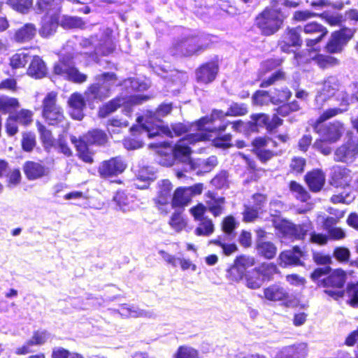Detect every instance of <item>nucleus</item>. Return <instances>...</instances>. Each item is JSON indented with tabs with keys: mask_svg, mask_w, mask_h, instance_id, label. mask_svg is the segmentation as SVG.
<instances>
[{
	"mask_svg": "<svg viewBox=\"0 0 358 358\" xmlns=\"http://www.w3.org/2000/svg\"><path fill=\"white\" fill-rule=\"evenodd\" d=\"M222 113L221 110H213L210 115L201 117L196 120L194 122L196 132L186 134L175 145L173 149L175 157H189L191 155L190 148L183 144V141H187V144H194L200 141L212 140L215 147L224 148V136L220 134V131L224 130V124H220L217 127L211 126L221 117Z\"/></svg>",
	"mask_w": 358,
	"mask_h": 358,
	"instance_id": "1",
	"label": "nucleus"
},
{
	"mask_svg": "<svg viewBox=\"0 0 358 358\" xmlns=\"http://www.w3.org/2000/svg\"><path fill=\"white\" fill-rule=\"evenodd\" d=\"M108 135L102 129H92L83 135L76 137L71 136L70 140L76 150L77 157L86 164L94 162V152L90 149V145H105L108 142Z\"/></svg>",
	"mask_w": 358,
	"mask_h": 358,
	"instance_id": "2",
	"label": "nucleus"
},
{
	"mask_svg": "<svg viewBox=\"0 0 358 358\" xmlns=\"http://www.w3.org/2000/svg\"><path fill=\"white\" fill-rule=\"evenodd\" d=\"M57 96L55 91L49 92L45 95L41 103V115L48 125L61 127L66 131L70 123L65 116L64 108L58 103Z\"/></svg>",
	"mask_w": 358,
	"mask_h": 358,
	"instance_id": "3",
	"label": "nucleus"
},
{
	"mask_svg": "<svg viewBox=\"0 0 358 358\" xmlns=\"http://www.w3.org/2000/svg\"><path fill=\"white\" fill-rule=\"evenodd\" d=\"M96 83L90 84L84 93L90 106L108 99L111 94L110 83L118 80L117 74L114 72H103L95 77Z\"/></svg>",
	"mask_w": 358,
	"mask_h": 358,
	"instance_id": "4",
	"label": "nucleus"
},
{
	"mask_svg": "<svg viewBox=\"0 0 358 358\" xmlns=\"http://www.w3.org/2000/svg\"><path fill=\"white\" fill-rule=\"evenodd\" d=\"M285 15L275 3L266 8L256 18L257 27L265 35H272L282 26Z\"/></svg>",
	"mask_w": 358,
	"mask_h": 358,
	"instance_id": "5",
	"label": "nucleus"
},
{
	"mask_svg": "<svg viewBox=\"0 0 358 358\" xmlns=\"http://www.w3.org/2000/svg\"><path fill=\"white\" fill-rule=\"evenodd\" d=\"M73 56L64 55L59 57L52 68L54 75L64 77L66 80L74 83H83L87 79V75L82 73L75 66Z\"/></svg>",
	"mask_w": 358,
	"mask_h": 358,
	"instance_id": "6",
	"label": "nucleus"
},
{
	"mask_svg": "<svg viewBox=\"0 0 358 358\" xmlns=\"http://www.w3.org/2000/svg\"><path fill=\"white\" fill-rule=\"evenodd\" d=\"M348 90L352 91L350 94H348L347 90H342L336 94V101L338 103V107L331 108L324 110L319 117L317 122H323L346 112L350 105L357 101L356 94L358 92V83L350 85Z\"/></svg>",
	"mask_w": 358,
	"mask_h": 358,
	"instance_id": "7",
	"label": "nucleus"
},
{
	"mask_svg": "<svg viewBox=\"0 0 358 358\" xmlns=\"http://www.w3.org/2000/svg\"><path fill=\"white\" fill-rule=\"evenodd\" d=\"M204 38L198 35H189L177 40L172 45L174 54L189 57L207 48Z\"/></svg>",
	"mask_w": 358,
	"mask_h": 358,
	"instance_id": "8",
	"label": "nucleus"
},
{
	"mask_svg": "<svg viewBox=\"0 0 358 358\" xmlns=\"http://www.w3.org/2000/svg\"><path fill=\"white\" fill-rule=\"evenodd\" d=\"M173 194V185L168 179L162 180L157 184V193L153 201L160 213L167 215L170 212Z\"/></svg>",
	"mask_w": 358,
	"mask_h": 358,
	"instance_id": "9",
	"label": "nucleus"
},
{
	"mask_svg": "<svg viewBox=\"0 0 358 358\" xmlns=\"http://www.w3.org/2000/svg\"><path fill=\"white\" fill-rule=\"evenodd\" d=\"M150 119L151 117H146L145 122L143 123V117H138L137 122L139 124L131 127L130 130L131 133H133L134 135L146 134L150 138L158 136H166V134H170L169 126L154 124L152 123Z\"/></svg>",
	"mask_w": 358,
	"mask_h": 358,
	"instance_id": "10",
	"label": "nucleus"
},
{
	"mask_svg": "<svg viewBox=\"0 0 358 358\" xmlns=\"http://www.w3.org/2000/svg\"><path fill=\"white\" fill-rule=\"evenodd\" d=\"M127 167V164L124 159L116 156L103 161L98 167V173L101 178L108 179L122 174Z\"/></svg>",
	"mask_w": 358,
	"mask_h": 358,
	"instance_id": "11",
	"label": "nucleus"
},
{
	"mask_svg": "<svg viewBox=\"0 0 358 358\" xmlns=\"http://www.w3.org/2000/svg\"><path fill=\"white\" fill-rule=\"evenodd\" d=\"M334 160L351 164L358 157V137H351L334 151Z\"/></svg>",
	"mask_w": 358,
	"mask_h": 358,
	"instance_id": "12",
	"label": "nucleus"
},
{
	"mask_svg": "<svg viewBox=\"0 0 358 358\" xmlns=\"http://www.w3.org/2000/svg\"><path fill=\"white\" fill-rule=\"evenodd\" d=\"M350 85L345 89H340V83L338 80L333 76L327 78L322 83V88L317 92L315 96V101L318 105L322 106L323 103L331 97H334L336 101V94L342 91L347 90L350 94L352 91L348 89Z\"/></svg>",
	"mask_w": 358,
	"mask_h": 358,
	"instance_id": "13",
	"label": "nucleus"
},
{
	"mask_svg": "<svg viewBox=\"0 0 358 358\" xmlns=\"http://www.w3.org/2000/svg\"><path fill=\"white\" fill-rule=\"evenodd\" d=\"M22 171L28 180H36L50 175V170L43 160H27L22 165Z\"/></svg>",
	"mask_w": 358,
	"mask_h": 358,
	"instance_id": "14",
	"label": "nucleus"
},
{
	"mask_svg": "<svg viewBox=\"0 0 358 358\" xmlns=\"http://www.w3.org/2000/svg\"><path fill=\"white\" fill-rule=\"evenodd\" d=\"M285 235L289 236L295 239H303L313 229L312 223L307 221L302 224H294L288 220H282L280 223L276 225Z\"/></svg>",
	"mask_w": 358,
	"mask_h": 358,
	"instance_id": "15",
	"label": "nucleus"
},
{
	"mask_svg": "<svg viewBox=\"0 0 358 358\" xmlns=\"http://www.w3.org/2000/svg\"><path fill=\"white\" fill-rule=\"evenodd\" d=\"M87 104L84 94L78 92L72 93L68 99L67 105L69 108V115L73 120L80 121L85 117V109Z\"/></svg>",
	"mask_w": 358,
	"mask_h": 358,
	"instance_id": "16",
	"label": "nucleus"
},
{
	"mask_svg": "<svg viewBox=\"0 0 358 358\" xmlns=\"http://www.w3.org/2000/svg\"><path fill=\"white\" fill-rule=\"evenodd\" d=\"M352 36L350 30L342 29L341 31H334L331 34V37L326 45V50L331 53L341 52L343 46Z\"/></svg>",
	"mask_w": 358,
	"mask_h": 358,
	"instance_id": "17",
	"label": "nucleus"
},
{
	"mask_svg": "<svg viewBox=\"0 0 358 358\" xmlns=\"http://www.w3.org/2000/svg\"><path fill=\"white\" fill-rule=\"evenodd\" d=\"M303 31L311 36L318 34V36L315 38L306 40V43L308 47H313L320 43L328 34L327 29L317 22H311L306 24L303 27Z\"/></svg>",
	"mask_w": 358,
	"mask_h": 358,
	"instance_id": "18",
	"label": "nucleus"
},
{
	"mask_svg": "<svg viewBox=\"0 0 358 358\" xmlns=\"http://www.w3.org/2000/svg\"><path fill=\"white\" fill-rule=\"evenodd\" d=\"M48 338V334L46 331H35L33 332L31 338L27 340L22 345L15 350V354L17 355H25L31 353L34 350L31 348L33 345H42L45 344Z\"/></svg>",
	"mask_w": 358,
	"mask_h": 358,
	"instance_id": "19",
	"label": "nucleus"
},
{
	"mask_svg": "<svg viewBox=\"0 0 358 358\" xmlns=\"http://www.w3.org/2000/svg\"><path fill=\"white\" fill-rule=\"evenodd\" d=\"M218 71V66L213 62H208L200 65L195 71L198 83L208 84L215 80Z\"/></svg>",
	"mask_w": 358,
	"mask_h": 358,
	"instance_id": "20",
	"label": "nucleus"
},
{
	"mask_svg": "<svg viewBox=\"0 0 358 358\" xmlns=\"http://www.w3.org/2000/svg\"><path fill=\"white\" fill-rule=\"evenodd\" d=\"M36 33V25L32 22H26L15 31L13 40L20 44L28 43L35 38Z\"/></svg>",
	"mask_w": 358,
	"mask_h": 358,
	"instance_id": "21",
	"label": "nucleus"
},
{
	"mask_svg": "<svg viewBox=\"0 0 358 358\" xmlns=\"http://www.w3.org/2000/svg\"><path fill=\"white\" fill-rule=\"evenodd\" d=\"M125 99L124 95L120 94L103 103L99 108L98 117L105 118L122 106L127 108Z\"/></svg>",
	"mask_w": 358,
	"mask_h": 358,
	"instance_id": "22",
	"label": "nucleus"
},
{
	"mask_svg": "<svg viewBox=\"0 0 358 358\" xmlns=\"http://www.w3.org/2000/svg\"><path fill=\"white\" fill-rule=\"evenodd\" d=\"M26 73L34 79H41L46 76L48 69L41 57L37 55L32 57Z\"/></svg>",
	"mask_w": 358,
	"mask_h": 358,
	"instance_id": "23",
	"label": "nucleus"
},
{
	"mask_svg": "<svg viewBox=\"0 0 358 358\" xmlns=\"http://www.w3.org/2000/svg\"><path fill=\"white\" fill-rule=\"evenodd\" d=\"M307 352V345L304 343H301L282 348L275 355V358H305Z\"/></svg>",
	"mask_w": 358,
	"mask_h": 358,
	"instance_id": "24",
	"label": "nucleus"
},
{
	"mask_svg": "<svg viewBox=\"0 0 358 358\" xmlns=\"http://www.w3.org/2000/svg\"><path fill=\"white\" fill-rule=\"evenodd\" d=\"M345 131L343 124L340 122H334L324 127L322 131L324 141L329 143H336L343 134Z\"/></svg>",
	"mask_w": 358,
	"mask_h": 358,
	"instance_id": "25",
	"label": "nucleus"
},
{
	"mask_svg": "<svg viewBox=\"0 0 358 358\" xmlns=\"http://www.w3.org/2000/svg\"><path fill=\"white\" fill-rule=\"evenodd\" d=\"M192 200V195L188 192L187 187H178L173 192L171 206L172 208L183 209Z\"/></svg>",
	"mask_w": 358,
	"mask_h": 358,
	"instance_id": "26",
	"label": "nucleus"
},
{
	"mask_svg": "<svg viewBox=\"0 0 358 358\" xmlns=\"http://www.w3.org/2000/svg\"><path fill=\"white\" fill-rule=\"evenodd\" d=\"M91 43L98 42L94 47V54L96 56H108L115 50V46L113 41L107 38L98 39L96 36H92L89 38Z\"/></svg>",
	"mask_w": 358,
	"mask_h": 358,
	"instance_id": "27",
	"label": "nucleus"
},
{
	"mask_svg": "<svg viewBox=\"0 0 358 358\" xmlns=\"http://www.w3.org/2000/svg\"><path fill=\"white\" fill-rule=\"evenodd\" d=\"M302 255V251L297 247L294 248L292 250L283 251L278 257V264L282 267L299 264Z\"/></svg>",
	"mask_w": 358,
	"mask_h": 358,
	"instance_id": "28",
	"label": "nucleus"
},
{
	"mask_svg": "<svg viewBox=\"0 0 358 358\" xmlns=\"http://www.w3.org/2000/svg\"><path fill=\"white\" fill-rule=\"evenodd\" d=\"M351 171L348 169L341 166H336L334 168L331 176V183L334 185H349L351 182Z\"/></svg>",
	"mask_w": 358,
	"mask_h": 358,
	"instance_id": "29",
	"label": "nucleus"
},
{
	"mask_svg": "<svg viewBox=\"0 0 358 358\" xmlns=\"http://www.w3.org/2000/svg\"><path fill=\"white\" fill-rule=\"evenodd\" d=\"M347 279L346 273L342 269H335L331 274L322 280L323 286H331L341 288L342 287Z\"/></svg>",
	"mask_w": 358,
	"mask_h": 358,
	"instance_id": "30",
	"label": "nucleus"
},
{
	"mask_svg": "<svg viewBox=\"0 0 358 358\" xmlns=\"http://www.w3.org/2000/svg\"><path fill=\"white\" fill-rule=\"evenodd\" d=\"M288 296L286 290L278 285H270L264 289V297L269 301H283L287 299Z\"/></svg>",
	"mask_w": 358,
	"mask_h": 358,
	"instance_id": "31",
	"label": "nucleus"
},
{
	"mask_svg": "<svg viewBox=\"0 0 358 358\" xmlns=\"http://www.w3.org/2000/svg\"><path fill=\"white\" fill-rule=\"evenodd\" d=\"M306 180L312 191L318 192L325 182V176L321 171L314 170L306 175Z\"/></svg>",
	"mask_w": 358,
	"mask_h": 358,
	"instance_id": "32",
	"label": "nucleus"
},
{
	"mask_svg": "<svg viewBox=\"0 0 358 358\" xmlns=\"http://www.w3.org/2000/svg\"><path fill=\"white\" fill-rule=\"evenodd\" d=\"M36 6L37 13L52 15L59 9V0H37Z\"/></svg>",
	"mask_w": 358,
	"mask_h": 358,
	"instance_id": "33",
	"label": "nucleus"
},
{
	"mask_svg": "<svg viewBox=\"0 0 358 358\" xmlns=\"http://www.w3.org/2000/svg\"><path fill=\"white\" fill-rule=\"evenodd\" d=\"M256 249L257 253L266 259H273L277 252L276 246L270 241H257Z\"/></svg>",
	"mask_w": 358,
	"mask_h": 358,
	"instance_id": "34",
	"label": "nucleus"
},
{
	"mask_svg": "<svg viewBox=\"0 0 358 358\" xmlns=\"http://www.w3.org/2000/svg\"><path fill=\"white\" fill-rule=\"evenodd\" d=\"M37 130L41 141L45 150H49L55 145V138L52 131L40 122H36Z\"/></svg>",
	"mask_w": 358,
	"mask_h": 358,
	"instance_id": "35",
	"label": "nucleus"
},
{
	"mask_svg": "<svg viewBox=\"0 0 358 358\" xmlns=\"http://www.w3.org/2000/svg\"><path fill=\"white\" fill-rule=\"evenodd\" d=\"M206 196L208 199L206 201L208 210L215 217L220 215L222 213L223 198L217 197L215 193L211 191H208Z\"/></svg>",
	"mask_w": 358,
	"mask_h": 358,
	"instance_id": "36",
	"label": "nucleus"
},
{
	"mask_svg": "<svg viewBox=\"0 0 358 358\" xmlns=\"http://www.w3.org/2000/svg\"><path fill=\"white\" fill-rule=\"evenodd\" d=\"M6 3L13 10L24 15L32 8L34 0H6Z\"/></svg>",
	"mask_w": 358,
	"mask_h": 358,
	"instance_id": "37",
	"label": "nucleus"
},
{
	"mask_svg": "<svg viewBox=\"0 0 358 358\" xmlns=\"http://www.w3.org/2000/svg\"><path fill=\"white\" fill-rule=\"evenodd\" d=\"M19 106L20 103L17 98L0 96V111L3 113H12Z\"/></svg>",
	"mask_w": 358,
	"mask_h": 358,
	"instance_id": "38",
	"label": "nucleus"
},
{
	"mask_svg": "<svg viewBox=\"0 0 358 358\" xmlns=\"http://www.w3.org/2000/svg\"><path fill=\"white\" fill-rule=\"evenodd\" d=\"M36 145V135L30 131H25L22 134L21 146L22 150L31 152Z\"/></svg>",
	"mask_w": 358,
	"mask_h": 358,
	"instance_id": "39",
	"label": "nucleus"
},
{
	"mask_svg": "<svg viewBox=\"0 0 358 358\" xmlns=\"http://www.w3.org/2000/svg\"><path fill=\"white\" fill-rule=\"evenodd\" d=\"M169 224L176 231H182L187 225V222L182 215V210H176L171 215Z\"/></svg>",
	"mask_w": 358,
	"mask_h": 358,
	"instance_id": "40",
	"label": "nucleus"
},
{
	"mask_svg": "<svg viewBox=\"0 0 358 358\" xmlns=\"http://www.w3.org/2000/svg\"><path fill=\"white\" fill-rule=\"evenodd\" d=\"M11 115L17 123L25 127L29 125L33 122L34 113L29 109L22 108Z\"/></svg>",
	"mask_w": 358,
	"mask_h": 358,
	"instance_id": "41",
	"label": "nucleus"
},
{
	"mask_svg": "<svg viewBox=\"0 0 358 358\" xmlns=\"http://www.w3.org/2000/svg\"><path fill=\"white\" fill-rule=\"evenodd\" d=\"M300 29V27L288 29L285 34L283 42L289 45L300 46L302 43L299 34Z\"/></svg>",
	"mask_w": 358,
	"mask_h": 358,
	"instance_id": "42",
	"label": "nucleus"
},
{
	"mask_svg": "<svg viewBox=\"0 0 358 358\" xmlns=\"http://www.w3.org/2000/svg\"><path fill=\"white\" fill-rule=\"evenodd\" d=\"M256 270L259 275H262L264 280H270L273 276L278 272L276 265L272 263H264L259 266Z\"/></svg>",
	"mask_w": 358,
	"mask_h": 358,
	"instance_id": "43",
	"label": "nucleus"
},
{
	"mask_svg": "<svg viewBox=\"0 0 358 358\" xmlns=\"http://www.w3.org/2000/svg\"><path fill=\"white\" fill-rule=\"evenodd\" d=\"M28 55L24 52H17L9 59V65L13 69L24 68L27 63Z\"/></svg>",
	"mask_w": 358,
	"mask_h": 358,
	"instance_id": "44",
	"label": "nucleus"
},
{
	"mask_svg": "<svg viewBox=\"0 0 358 358\" xmlns=\"http://www.w3.org/2000/svg\"><path fill=\"white\" fill-rule=\"evenodd\" d=\"M173 358H199V353L192 347L180 345L178 348Z\"/></svg>",
	"mask_w": 358,
	"mask_h": 358,
	"instance_id": "45",
	"label": "nucleus"
},
{
	"mask_svg": "<svg viewBox=\"0 0 358 358\" xmlns=\"http://www.w3.org/2000/svg\"><path fill=\"white\" fill-rule=\"evenodd\" d=\"M245 280L246 286L248 288L258 289L262 286L264 282V278L260 277L259 273L255 269V271H253L252 272L250 273L248 275H246Z\"/></svg>",
	"mask_w": 358,
	"mask_h": 358,
	"instance_id": "46",
	"label": "nucleus"
},
{
	"mask_svg": "<svg viewBox=\"0 0 358 358\" xmlns=\"http://www.w3.org/2000/svg\"><path fill=\"white\" fill-rule=\"evenodd\" d=\"M214 231V227L210 219H205L200 221L199 226L195 229V234L197 236H210Z\"/></svg>",
	"mask_w": 358,
	"mask_h": 358,
	"instance_id": "47",
	"label": "nucleus"
},
{
	"mask_svg": "<svg viewBox=\"0 0 358 358\" xmlns=\"http://www.w3.org/2000/svg\"><path fill=\"white\" fill-rule=\"evenodd\" d=\"M346 294L348 297V302L352 307L358 306V282L348 285Z\"/></svg>",
	"mask_w": 358,
	"mask_h": 358,
	"instance_id": "48",
	"label": "nucleus"
},
{
	"mask_svg": "<svg viewBox=\"0 0 358 358\" xmlns=\"http://www.w3.org/2000/svg\"><path fill=\"white\" fill-rule=\"evenodd\" d=\"M290 190L295 194L297 199L301 201H306L308 198V194L306 189L295 181H292L289 184Z\"/></svg>",
	"mask_w": 358,
	"mask_h": 358,
	"instance_id": "49",
	"label": "nucleus"
},
{
	"mask_svg": "<svg viewBox=\"0 0 358 358\" xmlns=\"http://www.w3.org/2000/svg\"><path fill=\"white\" fill-rule=\"evenodd\" d=\"M124 98H126L125 101L127 108H130L133 106L139 105L147 101L150 99V96L143 94H135L131 96L124 95Z\"/></svg>",
	"mask_w": 358,
	"mask_h": 358,
	"instance_id": "50",
	"label": "nucleus"
},
{
	"mask_svg": "<svg viewBox=\"0 0 358 358\" xmlns=\"http://www.w3.org/2000/svg\"><path fill=\"white\" fill-rule=\"evenodd\" d=\"M188 127L183 123L176 122L171 124L169 127L170 134H166V136L173 138L180 136L188 131Z\"/></svg>",
	"mask_w": 358,
	"mask_h": 358,
	"instance_id": "51",
	"label": "nucleus"
},
{
	"mask_svg": "<svg viewBox=\"0 0 358 358\" xmlns=\"http://www.w3.org/2000/svg\"><path fill=\"white\" fill-rule=\"evenodd\" d=\"M138 135H134L123 139L122 143L124 147L127 150H136L143 146L142 140L138 138Z\"/></svg>",
	"mask_w": 358,
	"mask_h": 358,
	"instance_id": "52",
	"label": "nucleus"
},
{
	"mask_svg": "<svg viewBox=\"0 0 358 358\" xmlns=\"http://www.w3.org/2000/svg\"><path fill=\"white\" fill-rule=\"evenodd\" d=\"M207 210V207L201 203H197L189 209L190 213L197 221H203V220L207 219L204 216Z\"/></svg>",
	"mask_w": 358,
	"mask_h": 358,
	"instance_id": "53",
	"label": "nucleus"
},
{
	"mask_svg": "<svg viewBox=\"0 0 358 358\" xmlns=\"http://www.w3.org/2000/svg\"><path fill=\"white\" fill-rule=\"evenodd\" d=\"M273 96H271L266 91H257L253 96V102L259 106L266 105L272 102Z\"/></svg>",
	"mask_w": 358,
	"mask_h": 358,
	"instance_id": "54",
	"label": "nucleus"
},
{
	"mask_svg": "<svg viewBox=\"0 0 358 358\" xmlns=\"http://www.w3.org/2000/svg\"><path fill=\"white\" fill-rule=\"evenodd\" d=\"M56 31V25L53 22L48 21L42 24L39 34L42 38H48L52 35Z\"/></svg>",
	"mask_w": 358,
	"mask_h": 358,
	"instance_id": "55",
	"label": "nucleus"
},
{
	"mask_svg": "<svg viewBox=\"0 0 358 358\" xmlns=\"http://www.w3.org/2000/svg\"><path fill=\"white\" fill-rule=\"evenodd\" d=\"M6 132L8 136H15L19 131L17 122L11 115L6 118L5 123Z\"/></svg>",
	"mask_w": 358,
	"mask_h": 358,
	"instance_id": "56",
	"label": "nucleus"
},
{
	"mask_svg": "<svg viewBox=\"0 0 358 358\" xmlns=\"http://www.w3.org/2000/svg\"><path fill=\"white\" fill-rule=\"evenodd\" d=\"M152 178L149 176H145L141 174L136 176V177L134 179V186L139 189H147L152 182Z\"/></svg>",
	"mask_w": 358,
	"mask_h": 358,
	"instance_id": "57",
	"label": "nucleus"
},
{
	"mask_svg": "<svg viewBox=\"0 0 358 358\" xmlns=\"http://www.w3.org/2000/svg\"><path fill=\"white\" fill-rule=\"evenodd\" d=\"M247 112V108L243 104L233 103L225 113V115H243Z\"/></svg>",
	"mask_w": 358,
	"mask_h": 358,
	"instance_id": "58",
	"label": "nucleus"
},
{
	"mask_svg": "<svg viewBox=\"0 0 358 358\" xmlns=\"http://www.w3.org/2000/svg\"><path fill=\"white\" fill-rule=\"evenodd\" d=\"M318 15L310 10H298L294 13L293 20L297 22H302L308 20L312 17H316Z\"/></svg>",
	"mask_w": 358,
	"mask_h": 358,
	"instance_id": "59",
	"label": "nucleus"
},
{
	"mask_svg": "<svg viewBox=\"0 0 358 358\" xmlns=\"http://www.w3.org/2000/svg\"><path fill=\"white\" fill-rule=\"evenodd\" d=\"M235 263L240 267L243 268L244 272L245 270L255 264V259L250 257L241 256L236 259Z\"/></svg>",
	"mask_w": 358,
	"mask_h": 358,
	"instance_id": "60",
	"label": "nucleus"
},
{
	"mask_svg": "<svg viewBox=\"0 0 358 358\" xmlns=\"http://www.w3.org/2000/svg\"><path fill=\"white\" fill-rule=\"evenodd\" d=\"M282 62L280 59H271L262 63L261 70L264 73L268 72L281 65Z\"/></svg>",
	"mask_w": 358,
	"mask_h": 358,
	"instance_id": "61",
	"label": "nucleus"
},
{
	"mask_svg": "<svg viewBox=\"0 0 358 358\" xmlns=\"http://www.w3.org/2000/svg\"><path fill=\"white\" fill-rule=\"evenodd\" d=\"M251 123L256 127H266L268 124V117L265 114H255L251 117Z\"/></svg>",
	"mask_w": 358,
	"mask_h": 358,
	"instance_id": "62",
	"label": "nucleus"
},
{
	"mask_svg": "<svg viewBox=\"0 0 358 358\" xmlns=\"http://www.w3.org/2000/svg\"><path fill=\"white\" fill-rule=\"evenodd\" d=\"M58 147L59 148L60 152L64 154L66 157H71L73 155V152L71 148L68 145L64 136H59L57 140Z\"/></svg>",
	"mask_w": 358,
	"mask_h": 358,
	"instance_id": "63",
	"label": "nucleus"
},
{
	"mask_svg": "<svg viewBox=\"0 0 358 358\" xmlns=\"http://www.w3.org/2000/svg\"><path fill=\"white\" fill-rule=\"evenodd\" d=\"M243 268H240L236 263L231 266L229 271V275L233 280L238 281L242 279L245 272L242 269Z\"/></svg>",
	"mask_w": 358,
	"mask_h": 358,
	"instance_id": "64",
	"label": "nucleus"
}]
</instances>
